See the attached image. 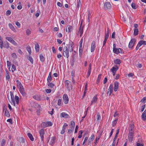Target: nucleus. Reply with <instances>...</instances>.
<instances>
[{
    "mask_svg": "<svg viewBox=\"0 0 146 146\" xmlns=\"http://www.w3.org/2000/svg\"><path fill=\"white\" fill-rule=\"evenodd\" d=\"M129 133L128 135V139L130 142H131L133 139L134 134V125L133 124L130 125L129 128Z\"/></svg>",
    "mask_w": 146,
    "mask_h": 146,
    "instance_id": "f257e3e1",
    "label": "nucleus"
},
{
    "mask_svg": "<svg viewBox=\"0 0 146 146\" xmlns=\"http://www.w3.org/2000/svg\"><path fill=\"white\" fill-rule=\"evenodd\" d=\"M69 54V49L67 46H66L63 49V55L64 56L66 57L67 58H68Z\"/></svg>",
    "mask_w": 146,
    "mask_h": 146,
    "instance_id": "f03ea898",
    "label": "nucleus"
},
{
    "mask_svg": "<svg viewBox=\"0 0 146 146\" xmlns=\"http://www.w3.org/2000/svg\"><path fill=\"white\" fill-rule=\"evenodd\" d=\"M39 133L41 139V141L43 143H44V135L45 133L44 130L42 129H41L39 131Z\"/></svg>",
    "mask_w": 146,
    "mask_h": 146,
    "instance_id": "7ed1b4c3",
    "label": "nucleus"
},
{
    "mask_svg": "<svg viewBox=\"0 0 146 146\" xmlns=\"http://www.w3.org/2000/svg\"><path fill=\"white\" fill-rule=\"evenodd\" d=\"M136 41V40L135 39L132 38L128 44V47L130 48H132L134 46Z\"/></svg>",
    "mask_w": 146,
    "mask_h": 146,
    "instance_id": "20e7f679",
    "label": "nucleus"
},
{
    "mask_svg": "<svg viewBox=\"0 0 146 146\" xmlns=\"http://www.w3.org/2000/svg\"><path fill=\"white\" fill-rule=\"evenodd\" d=\"M116 45L115 44H113V52L116 54H118L120 52H121V49L118 48L117 49L116 48Z\"/></svg>",
    "mask_w": 146,
    "mask_h": 146,
    "instance_id": "39448f33",
    "label": "nucleus"
},
{
    "mask_svg": "<svg viewBox=\"0 0 146 146\" xmlns=\"http://www.w3.org/2000/svg\"><path fill=\"white\" fill-rule=\"evenodd\" d=\"M63 98L64 103L65 104H67L69 100L67 95L66 94H64L63 96Z\"/></svg>",
    "mask_w": 146,
    "mask_h": 146,
    "instance_id": "423d86ee",
    "label": "nucleus"
},
{
    "mask_svg": "<svg viewBox=\"0 0 146 146\" xmlns=\"http://www.w3.org/2000/svg\"><path fill=\"white\" fill-rule=\"evenodd\" d=\"M104 7L106 9H110L111 7V5L110 2H107L105 3Z\"/></svg>",
    "mask_w": 146,
    "mask_h": 146,
    "instance_id": "0eeeda50",
    "label": "nucleus"
},
{
    "mask_svg": "<svg viewBox=\"0 0 146 146\" xmlns=\"http://www.w3.org/2000/svg\"><path fill=\"white\" fill-rule=\"evenodd\" d=\"M95 47V41H93L92 43L91 47V51L92 52H93L94 51Z\"/></svg>",
    "mask_w": 146,
    "mask_h": 146,
    "instance_id": "6e6552de",
    "label": "nucleus"
},
{
    "mask_svg": "<svg viewBox=\"0 0 146 146\" xmlns=\"http://www.w3.org/2000/svg\"><path fill=\"white\" fill-rule=\"evenodd\" d=\"M113 91V86L112 84H111L110 85L109 88L108 89V91L107 92V94H108L110 92V95L112 93Z\"/></svg>",
    "mask_w": 146,
    "mask_h": 146,
    "instance_id": "1a4fd4ad",
    "label": "nucleus"
},
{
    "mask_svg": "<svg viewBox=\"0 0 146 146\" xmlns=\"http://www.w3.org/2000/svg\"><path fill=\"white\" fill-rule=\"evenodd\" d=\"M10 94L11 96V101L13 102V105L15 106V98H14L13 94L11 91L10 92Z\"/></svg>",
    "mask_w": 146,
    "mask_h": 146,
    "instance_id": "9d476101",
    "label": "nucleus"
},
{
    "mask_svg": "<svg viewBox=\"0 0 146 146\" xmlns=\"http://www.w3.org/2000/svg\"><path fill=\"white\" fill-rule=\"evenodd\" d=\"M60 116L61 117H63L66 118H67L69 117L68 114L65 112H62L60 113Z\"/></svg>",
    "mask_w": 146,
    "mask_h": 146,
    "instance_id": "9b49d317",
    "label": "nucleus"
},
{
    "mask_svg": "<svg viewBox=\"0 0 146 146\" xmlns=\"http://www.w3.org/2000/svg\"><path fill=\"white\" fill-rule=\"evenodd\" d=\"M141 118L142 120L144 121L146 120V110H145L143 112L141 115Z\"/></svg>",
    "mask_w": 146,
    "mask_h": 146,
    "instance_id": "f8f14e48",
    "label": "nucleus"
},
{
    "mask_svg": "<svg viewBox=\"0 0 146 146\" xmlns=\"http://www.w3.org/2000/svg\"><path fill=\"white\" fill-rule=\"evenodd\" d=\"M19 91L23 96H26L27 94L25 92L24 88L20 89H19Z\"/></svg>",
    "mask_w": 146,
    "mask_h": 146,
    "instance_id": "ddd939ff",
    "label": "nucleus"
},
{
    "mask_svg": "<svg viewBox=\"0 0 146 146\" xmlns=\"http://www.w3.org/2000/svg\"><path fill=\"white\" fill-rule=\"evenodd\" d=\"M119 85V82H115L114 83V91L115 92L117 91Z\"/></svg>",
    "mask_w": 146,
    "mask_h": 146,
    "instance_id": "4468645a",
    "label": "nucleus"
},
{
    "mask_svg": "<svg viewBox=\"0 0 146 146\" xmlns=\"http://www.w3.org/2000/svg\"><path fill=\"white\" fill-rule=\"evenodd\" d=\"M69 46H70V52H72L73 50V48L74 47V43L73 42L70 41L69 42Z\"/></svg>",
    "mask_w": 146,
    "mask_h": 146,
    "instance_id": "2eb2a0df",
    "label": "nucleus"
},
{
    "mask_svg": "<svg viewBox=\"0 0 146 146\" xmlns=\"http://www.w3.org/2000/svg\"><path fill=\"white\" fill-rule=\"evenodd\" d=\"M16 82L17 84V86L19 89H20L23 88V86L22 85L21 82L18 80L16 81Z\"/></svg>",
    "mask_w": 146,
    "mask_h": 146,
    "instance_id": "dca6fc26",
    "label": "nucleus"
},
{
    "mask_svg": "<svg viewBox=\"0 0 146 146\" xmlns=\"http://www.w3.org/2000/svg\"><path fill=\"white\" fill-rule=\"evenodd\" d=\"M92 64L91 63L89 64V66L88 68V71L87 74V77H88L89 76L90 74L91 70Z\"/></svg>",
    "mask_w": 146,
    "mask_h": 146,
    "instance_id": "f3484780",
    "label": "nucleus"
},
{
    "mask_svg": "<svg viewBox=\"0 0 146 146\" xmlns=\"http://www.w3.org/2000/svg\"><path fill=\"white\" fill-rule=\"evenodd\" d=\"M55 139L56 138L55 137L53 136L52 137L50 143V145H53L55 143Z\"/></svg>",
    "mask_w": 146,
    "mask_h": 146,
    "instance_id": "a211bd4d",
    "label": "nucleus"
},
{
    "mask_svg": "<svg viewBox=\"0 0 146 146\" xmlns=\"http://www.w3.org/2000/svg\"><path fill=\"white\" fill-rule=\"evenodd\" d=\"M33 98L38 101H40L41 100V98L40 95H35L33 96Z\"/></svg>",
    "mask_w": 146,
    "mask_h": 146,
    "instance_id": "6ab92c4d",
    "label": "nucleus"
},
{
    "mask_svg": "<svg viewBox=\"0 0 146 146\" xmlns=\"http://www.w3.org/2000/svg\"><path fill=\"white\" fill-rule=\"evenodd\" d=\"M5 77L6 80H8L10 78L9 72L7 70H6Z\"/></svg>",
    "mask_w": 146,
    "mask_h": 146,
    "instance_id": "aec40b11",
    "label": "nucleus"
},
{
    "mask_svg": "<svg viewBox=\"0 0 146 146\" xmlns=\"http://www.w3.org/2000/svg\"><path fill=\"white\" fill-rule=\"evenodd\" d=\"M82 22L81 24H80L78 31V33H80V36H81L82 35V34L83 33V27H82Z\"/></svg>",
    "mask_w": 146,
    "mask_h": 146,
    "instance_id": "412c9836",
    "label": "nucleus"
},
{
    "mask_svg": "<svg viewBox=\"0 0 146 146\" xmlns=\"http://www.w3.org/2000/svg\"><path fill=\"white\" fill-rule=\"evenodd\" d=\"M118 68H119L117 66L115 65L110 70L111 71L116 72L118 70Z\"/></svg>",
    "mask_w": 146,
    "mask_h": 146,
    "instance_id": "4be33fe9",
    "label": "nucleus"
},
{
    "mask_svg": "<svg viewBox=\"0 0 146 146\" xmlns=\"http://www.w3.org/2000/svg\"><path fill=\"white\" fill-rule=\"evenodd\" d=\"M97 95H95L93 97V100H92L91 104H90V105H91L93 103L96 102L97 101Z\"/></svg>",
    "mask_w": 146,
    "mask_h": 146,
    "instance_id": "5701e85b",
    "label": "nucleus"
},
{
    "mask_svg": "<svg viewBox=\"0 0 146 146\" xmlns=\"http://www.w3.org/2000/svg\"><path fill=\"white\" fill-rule=\"evenodd\" d=\"M75 122L74 121H72L70 124L69 126L70 128L71 129H74L75 126Z\"/></svg>",
    "mask_w": 146,
    "mask_h": 146,
    "instance_id": "b1692460",
    "label": "nucleus"
},
{
    "mask_svg": "<svg viewBox=\"0 0 146 146\" xmlns=\"http://www.w3.org/2000/svg\"><path fill=\"white\" fill-rule=\"evenodd\" d=\"M27 135L31 141H34V137L31 133H27Z\"/></svg>",
    "mask_w": 146,
    "mask_h": 146,
    "instance_id": "393cba45",
    "label": "nucleus"
},
{
    "mask_svg": "<svg viewBox=\"0 0 146 146\" xmlns=\"http://www.w3.org/2000/svg\"><path fill=\"white\" fill-rule=\"evenodd\" d=\"M42 127L43 128H45L48 127L47 122H43L41 124Z\"/></svg>",
    "mask_w": 146,
    "mask_h": 146,
    "instance_id": "a878e982",
    "label": "nucleus"
},
{
    "mask_svg": "<svg viewBox=\"0 0 146 146\" xmlns=\"http://www.w3.org/2000/svg\"><path fill=\"white\" fill-rule=\"evenodd\" d=\"M37 106H38V110H37L36 111V112L37 114L38 115H39L40 113V111H41L42 108H41V106L38 104H37Z\"/></svg>",
    "mask_w": 146,
    "mask_h": 146,
    "instance_id": "bb28decb",
    "label": "nucleus"
},
{
    "mask_svg": "<svg viewBox=\"0 0 146 146\" xmlns=\"http://www.w3.org/2000/svg\"><path fill=\"white\" fill-rule=\"evenodd\" d=\"M114 62L116 64H120L121 63V60L119 59L114 60Z\"/></svg>",
    "mask_w": 146,
    "mask_h": 146,
    "instance_id": "cd10ccee",
    "label": "nucleus"
},
{
    "mask_svg": "<svg viewBox=\"0 0 146 146\" xmlns=\"http://www.w3.org/2000/svg\"><path fill=\"white\" fill-rule=\"evenodd\" d=\"M70 82L68 80H66L65 82V85L66 86L67 88H68L70 87L69 84Z\"/></svg>",
    "mask_w": 146,
    "mask_h": 146,
    "instance_id": "c85d7f7f",
    "label": "nucleus"
},
{
    "mask_svg": "<svg viewBox=\"0 0 146 146\" xmlns=\"http://www.w3.org/2000/svg\"><path fill=\"white\" fill-rule=\"evenodd\" d=\"M35 48L36 51L37 52H38L39 50V46L38 44V43L36 44H35Z\"/></svg>",
    "mask_w": 146,
    "mask_h": 146,
    "instance_id": "c756f323",
    "label": "nucleus"
},
{
    "mask_svg": "<svg viewBox=\"0 0 146 146\" xmlns=\"http://www.w3.org/2000/svg\"><path fill=\"white\" fill-rule=\"evenodd\" d=\"M9 26L10 28L13 31H15V29L14 27L13 26L11 23H9Z\"/></svg>",
    "mask_w": 146,
    "mask_h": 146,
    "instance_id": "7c9ffc66",
    "label": "nucleus"
},
{
    "mask_svg": "<svg viewBox=\"0 0 146 146\" xmlns=\"http://www.w3.org/2000/svg\"><path fill=\"white\" fill-rule=\"evenodd\" d=\"M139 30L137 28H135L134 30V35L136 36L138 34Z\"/></svg>",
    "mask_w": 146,
    "mask_h": 146,
    "instance_id": "2f4dec72",
    "label": "nucleus"
},
{
    "mask_svg": "<svg viewBox=\"0 0 146 146\" xmlns=\"http://www.w3.org/2000/svg\"><path fill=\"white\" fill-rule=\"evenodd\" d=\"M110 31L109 30V29H108V30L107 31V33H106L105 36V38L108 39L109 36Z\"/></svg>",
    "mask_w": 146,
    "mask_h": 146,
    "instance_id": "473e14b6",
    "label": "nucleus"
},
{
    "mask_svg": "<svg viewBox=\"0 0 146 146\" xmlns=\"http://www.w3.org/2000/svg\"><path fill=\"white\" fill-rule=\"evenodd\" d=\"M15 100L16 102V103L17 104H18L19 102V97L17 96H15Z\"/></svg>",
    "mask_w": 146,
    "mask_h": 146,
    "instance_id": "72a5a7b5",
    "label": "nucleus"
},
{
    "mask_svg": "<svg viewBox=\"0 0 146 146\" xmlns=\"http://www.w3.org/2000/svg\"><path fill=\"white\" fill-rule=\"evenodd\" d=\"M27 49L29 52V55H30L31 53V47L29 46H27Z\"/></svg>",
    "mask_w": 146,
    "mask_h": 146,
    "instance_id": "f704fd0d",
    "label": "nucleus"
},
{
    "mask_svg": "<svg viewBox=\"0 0 146 146\" xmlns=\"http://www.w3.org/2000/svg\"><path fill=\"white\" fill-rule=\"evenodd\" d=\"M20 142L22 143H24L25 142V139L23 137H20L19 138Z\"/></svg>",
    "mask_w": 146,
    "mask_h": 146,
    "instance_id": "c9c22d12",
    "label": "nucleus"
},
{
    "mask_svg": "<svg viewBox=\"0 0 146 146\" xmlns=\"http://www.w3.org/2000/svg\"><path fill=\"white\" fill-rule=\"evenodd\" d=\"M3 47L7 48H9V44L7 41H6L5 42L4 46Z\"/></svg>",
    "mask_w": 146,
    "mask_h": 146,
    "instance_id": "e433bc0d",
    "label": "nucleus"
},
{
    "mask_svg": "<svg viewBox=\"0 0 146 146\" xmlns=\"http://www.w3.org/2000/svg\"><path fill=\"white\" fill-rule=\"evenodd\" d=\"M67 27H68V32H70L72 30V27L70 25H68Z\"/></svg>",
    "mask_w": 146,
    "mask_h": 146,
    "instance_id": "4c0bfd02",
    "label": "nucleus"
},
{
    "mask_svg": "<svg viewBox=\"0 0 146 146\" xmlns=\"http://www.w3.org/2000/svg\"><path fill=\"white\" fill-rule=\"evenodd\" d=\"M4 115L5 116H7V117H10V114L8 110L7 111H5Z\"/></svg>",
    "mask_w": 146,
    "mask_h": 146,
    "instance_id": "58836bf2",
    "label": "nucleus"
},
{
    "mask_svg": "<svg viewBox=\"0 0 146 146\" xmlns=\"http://www.w3.org/2000/svg\"><path fill=\"white\" fill-rule=\"evenodd\" d=\"M141 45L143 44L145 45H146V41L141 40L139 42Z\"/></svg>",
    "mask_w": 146,
    "mask_h": 146,
    "instance_id": "ea45409f",
    "label": "nucleus"
},
{
    "mask_svg": "<svg viewBox=\"0 0 146 146\" xmlns=\"http://www.w3.org/2000/svg\"><path fill=\"white\" fill-rule=\"evenodd\" d=\"M40 61L42 62H44V58L42 55L40 54Z\"/></svg>",
    "mask_w": 146,
    "mask_h": 146,
    "instance_id": "a19ab883",
    "label": "nucleus"
},
{
    "mask_svg": "<svg viewBox=\"0 0 146 146\" xmlns=\"http://www.w3.org/2000/svg\"><path fill=\"white\" fill-rule=\"evenodd\" d=\"M131 6L132 8L134 9H136L137 8V6L135 4V3H132Z\"/></svg>",
    "mask_w": 146,
    "mask_h": 146,
    "instance_id": "79ce46f5",
    "label": "nucleus"
},
{
    "mask_svg": "<svg viewBox=\"0 0 146 146\" xmlns=\"http://www.w3.org/2000/svg\"><path fill=\"white\" fill-rule=\"evenodd\" d=\"M48 83V86L50 88H52L54 86H55L52 83H50V82Z\"/></svg>",
    "mask_w": 146,
    "mask_h": 146,
    "instance_id": "37998d69",
    "label": "nucleus"
},
{
    "mask_svg": "<svg viewBox=\"0 0 146 146\" xmlns=\"http://www.w3.org/2000/svg\"><path fill=\"white\" fill-rule=\"evenodd\" d=\"M118 120L117 119H116L114 121H113L112 123V126L114 127L115 126L116 123H117V121Z\"/></svg>",
    "mask_w": 146,
    "mask_h": 146,
    "instance_id": "c03bdc74",
    "label": "nucleus"
},
{
    "mask_svg": "<svg viewBox=\"0 0 146 146\" xmlns=\"http://www.w3.org/2000/svg\"><path fill=\"white\" fill-rule=\"evenodd\" d=\"M6 39L11 43L13 40L12 38L10 37H6Z\"/></svg>",
    "mask_w": 146,
    "mask_h": 146,
    "instance_id": "a18cd8bd",
    "label": "nucleus"
},
{
    "mask_svg": "<svg viewBox=\"0 0 146 146\" xmlns=\"http://www.w3.org/2000/svg\"><path fill=\"white\" fill-rule=\"evenodd\" d=\"M101 75H102L101 74H99L98 75V79L97 80V84H98L99 82L100 81L101 79Z\"/></svg>",
    "mask_w": 146,
    "mask_h": 146,
    "instance_id": "49530a36",
    "label": "nucleus"
},
{
    "mask_svg": "<svg viewBox=\"0 0 146 146\" xmlns=\"http://www.w3.org/2000/svg\"><path fill=\"white\" fill-rule=\"evenodd\" d=\"M83 39L82 38L80 42V48H79L83 49L82 46Z\"/></svg>",
    "mask_w": 146,
    "mask_h": 146,
    "instance_id": "de8ad7c7",
    "label": "nucleus"
},
{
    "mask_svg": "<svg viewBox=\"0 0 146 146\" xmlns=\"http://www.w3.org/2000/svg\"><path fill=\"white\" fill-rule=\"evenodd\" d=\"M6 141L5 139H3L1 141V146H5V144Z\"/></svg>",
    "mask_w": 146,
    "mask_h": 146,
    "instance_id": "09e8293b",
    "label": "nucleus"
},
{
    "mask_svg": "<svg viewBox=\"0 0 146 146\" xmlns=\"http://www.w3.org/2000/svg\"><path fill=\"white\" fill-rule=\"evenodd\" d=\"M12 71L13 72L14 71H15L16 70V66L13 64L12 65Z\"/></svg>",
    "mask_w": 146,
    "mask_h": 146,
    "instance_id": "8fccbe9b",
    "label": "nucleus"
},
{
    "mask_svg": "<svg viewBox=\"0 0 146 146\" xmlns=\"http://www.w3.org/2000/svg\"><path fill=\"white\" fill-rule=\"evenodd\" d=\"M0 46L1 48L2 49L3 48V47L4 45H3V42L2 39L0 40Z\"/></svg>",
    "mask_w": 146,
    "mask_h": 146,
    "instance_id": "3c124183",
    "label": "nucleus"
},
{
    "mask_svg": "<svg viewBox=\"0 0 146 146\" xmlns=\"http://www.w3.org/2000/svg\"><path fill=\"white\" fill-rule=\"evenodd\" d=\"M28 58L32 64L33 63V60L31 56H29Z\"/></svg>",
    "mask_w": 146,
    "mask_h": 146,
    "instance_id": "603ef678",
    "label": "nucleus"
},
{
    "mask_svg": "<svg viewBox=\"0 0 146 146\" xmlns=\"http://www.w3.org/2000/svg\"><path fill=\"white\" fill-rule=\"evenodd\" d=\"M94 135L93 134H92L91 136V137L90 138V141H93L94 139Z\"/></svg>",
    "mask_w": 146,
    "mask_h": 146,
    "instance_id": "864d4df0",
    "label": "nucleus"
},
{
    "mask_svg": "<svg viewBox=\"0 0 146 146\" xmlns=\"http://www.w3.org/2000/svg\"><path fill=\"white\" fill-rule=\"evenodd\" d=\"M11 62H9V61H7V65L8 68H10L11 67Z\"/></svg>",
    "mask_w": 146,
    "mask_h": 146,
    "instance_id": "5fc2aeb1",
    "label": "nucleus"
},
{
    "mask_svg": "<svg viewBox=\"0 0 146 146\" xmlns=\"http://www.w3.org/2000/svg\"><path fill=\"white\" fill-rule=\"evenodd\" d=\"M11 56L13 58H17V55L15 53H13L11 54Z\"/></svg>",
    "mask_w": 146,
    "mask_h": 146,
    "instance_id": "6e6d98bb",
    "label": "nucleus"
},
{
    "mask_svg": "<svg viewBox=\"0 0 146 146\" xmlns=\"http://www.w3.org/2000/svg\"><path fill=\"white\" fill-rule=\"evenodd\" d=\"M96 118L98 121L100 120L101 116L99 113L97 114Z\"/></svg>",
    "mask_w": 146,
    "mask_h": 146,
    "instance_id": "4d7b16f0",
    "label": "nucleus"
},
{
    "mask_svg": "<svg viewBox=\"0 0 146 146\" xmlns=\"http://www.w3.org/2000/svg\"><path fill=\"white\" fill-rule=\"evenodd\" d=\"M31 33V31L29 29H27L26 31V34L27 35H29Z\"/></svg>",
    "mask_w": 146,
    "mask_h": 146,
    "instance_id": "13d9d810",
    "label": "nucleus"
},
{
    "mask_svg": "<svg viewBox=\"0 0 146 146\" xmlns=\"http://www.w3.org/2000/svg\"><path fill=\"white\" fill-rule=\"evenodd\" d=\"M141 46V45L140 44V43L139 42L136 46V48H135L136 50H137L139 49V47Z\"/></svg>",
    "mask_w": 146,
    "mask_h": 146,
    "instance_id": "bf43d9fd",
    "label": "nucleus"
},
{
    "mask_svg": "<svg viewBox=\"0 0 146 146\" xmlns=\"http://www.w3.org/2000/svg\"><path fill=\"white\" fill-rule=\"evenodd\" d=\"M81 5V2H80V0H79V1L77 5V8H78V9L80 7H81V6H80Z\"/></svg>",
    "mask_w": 146,
    "mask_h": 146,
    "instance_id": "052dcab7",
    "label": "nucleus"
},
{
    "mask_svg": "<svg viewBox=\"0 0 146 146\" xmlns=\"http://www.w3.org/2000/svg\"><path fill=\"white\" fill-rule=\"evenodd\" d=\"M83 49L79 48V55L80 56H81L82 52Z\"/></svg>",
    "mask_w": 146,
    "mask_h": 146,
    "instance_id": "680f3d73",
    "label": "nucleus"
},
{
    "mask_svg": "<svg viewBox=\"0 0 146 146\" xmlns=\"http://www.w3.org/2000/svg\"><path fill=\"white\" fill-rule=\"evenodd\" d=\"M68 125V124L67 123H64L62 127V129H64L65 130V129H66V127H67Z\"/></svg>",
    "mask_w": 146,
    "mask_h": 146,
    "instance_id": "e2e57ef3",
    "label": "nucleus"
},
{
    "mask_svg": "<svg viewBox=\"0 0 146 146\" xmlns=\"http://www.w3.org/2000/svg\"><path fill=\"white\" fill-rule=\"evenodd\" d=\"M52 79V77H50V76L48 77L47 79V81L48 82H50L51 81Z\"/></svg>",
    "mask_w": 146,
    "mask_h": 146,
    "instance_id": "0e129e2a",
    "label": "nucleus"
},
{
    "mask_svg": "<svg viewBox=\"0 0 146 146\" xmlns=\"http://www.w3.org/2000/svg\"><path fill=\"white\" fill-rule=\"evenodd\" d=\"M11 12L10 10H8L6 11V15L9 16L11 14Z\"/></svg>",
    "mask_w": 146,
    "mask_h": 146,
    "instance_id": "69168bd1",
    "label": "nucleus"
},
{
    "mask_svg": "<svg viewBox=\"0 0 146 146\" xmlns=\"http://www.w3.org/2000/svg\"><path fill=\"white\" fill-rule=\"evenodd\" d=\"M16 25L18 27H20L21 26V25L19 22H16L15 23Z\"/></svg>",
    "mask_w": 146,
    "mask_h": 146,
    "instance_id": "338daca9",
    "label": "nucleus"
},
{
    "mask_svg": "<svg viewBox=\"0 0 146 146\" xmlns=\"http://www.w3.org/2000/svg\"><path fill=\"white\" fill-rule=\"evenodd\" d=\"M141 102H142L144 103L146 102V97L143 98L141 100Z\"/></svg>",
    "mask_w": 146,
    "mask_h": 146,
    "instance_id": "774afa93",
    "label": "nucleus"
}]
</instances>
